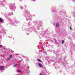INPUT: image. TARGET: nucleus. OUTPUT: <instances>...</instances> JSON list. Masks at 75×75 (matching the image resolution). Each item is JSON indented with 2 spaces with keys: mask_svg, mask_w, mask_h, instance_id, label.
I'll list each match as a JSON object with an SVG mask.
<instances>
[{
  "mask_svg": "<svg viewBox=\"0 0 75 75\" xmlns=\"http://www.w3.org/2000/svg\"><path fill=\"white\" fill-rule=\"evenodd\" d=\"M4 66H1L0 67V69L2 71V70H4Z\"/></svg>",
  "mask_w": 75,
  "mask_h": 75,
  "instance_id": "f257e3e1",
  "label": "nucleus"
},
{
  "mask_svg": "<svg viewBox=\"0 0 75 75\" xmlns=\"http://www.w3.org/2000/svg\"><path fill=\"white\" fill-rule=\"evenodd\" d=\"M59 23H57L56 25V27H57V28H58V27H59Z\"/></svg>",
  "mask_w": 75,
  "mask_h": 75,
  "instance_id": "f03ea898",
  "label": "nucleus"
},
{
  "mask_svg": "<svg viewBox=\"0 0 75 75\" xmlns=\"http://www.w3.org/2000/svg\"><path fill=\"white\" fill-rule=\"evenodd\" d=\"M3 20L2 19V18H0V22L2 23L3 22Z\"/></svg>",
  "mask_w": 75,
  "mask_h": 75,
  "instance_id": "7ed1b4c3",
  "label": "nucleus"
},
{
  "mask_svg": "<svg viewBox=\"0 0 75 75\" xmlns=\"http://www.w3.org/2000/svg\"><path fill=\"white\" fill-rule=\"evenodd\" d=\"M39 66L40 67H42V65L40 63L39 64Z\"/></svg>",
  "mask_w": 75,
  "mask_h": 75,
  "instance_id": "20e7f679",
  "label": "nucleus"
},
{
  "mask_svg": "<svg viewBox=\"0 0 75 75\" xmlns=\"http://www.w3.org/2000/svg\"><path fill=\"white\" fill-rule=\"evenodd\" d=\"M38 60V62H42V61H41V60H40V59H37Z\"/></svg>",
  "mask_w": 75,
  "mask_h": 75,
  "instance_id": "39448f33",
  "label": "nucleus"
},
{
  "mask_svg": "<svg viewBox=\"0 0 75 75\" xmlns=\"http://www.w3.org/2000/svg\"><path fill=\"white\" fill-rule=\"evenodd\" d=\"M12 58V55H10L9 56V58L11 59Z\"/></svg>",
  "mask_w": 75,
  "mask_h": 75,
  "instance_id": "423d86ee",
  "label": "nucleus"
},
{
  "mask_svg": "<svg viewBox=\"0 0 75 75\" xmlns=\"http://www.w3.org/2000/svg\"><path fill=\"white\" fill-rule=\"evenodd\" d=\"M62 44H64V40H62Z\"/></svg>",
  "mask_w": 75,
  "mask_h": 75,
  "instance_id": "0eeeda50",
  "label": "nucleus"
},
{
  "mask_svg": "<svg viewBox=\"0 0 75 75\" xmlns=\"http://www.w3.org/2000/svg\"><path fill=\"white\" fill-rule=\"evenodd\" d=\"M17 64H16L15 65H13L14 67H17Z\"/></svg>",
  "mask_w": 75,
  "mask_h": 75,
  "instance_id": "6e6552de",
  "label": "nucleus"
},
{
  "mask_svg": "<svg viewBox=\"0 0 75 75\" xmlns=\"http://www.w3.org/2000/svg\"><path fill=\"white\" fill-rule=\"evenodd\" d=\"M69 29L70 30H72V27H71V26H70Z\"/></svg>",
  "mask_w": 75,
  "mask_h": 75,
  "instance_id": "1a4fd4ad",
  "label": "nucleus"
},
{
  "mask_svg": "<svg viewBox=\"0 0 75 75\" xmlns=\"http://www.w3.org/2000/svg\"><path fill=\"white\" fill-rule=\"evenodd\" d=\"M18 72H21V71L20 70H17Z\"/></svg>",
  "mask_w": 75,
  "mask_h": 75,
  "instance_id": "9d476101",
  "label": "nucleus"
},
{
  "mask_svg": "<svg viewBox=\"0 0 75 75\" xmlns=\"http://www.w3.org/2000/svg\"><path fill=\"white\" fill-rule=\"evenodd\" d=\"M2 46H3V45H0V48H1V47H2Z\"/></svg>",
  "mask_w": 75,
  "mask_h": 75,
  "instance_id": "9b49d317",
  "label": "nucleus"
},
{
  "mask_svg": "<svg viewBox=\"0 0 75 75\" xmlns=\"http://www.w3.org/2000/svg\"><path fill=\"white\" fill-rule=\"evenodd\" d=\"M10 60V59L9 58H8V61H9Z\"/></svg>",
  "mask_w": 75,
  "mask_h": 75,
  "instance_id": "f8f14e48",
  "label": "nucleus"
},
{
  "mask_svg": "<svg viewBox=\"0 0 75 75\" xmlns=\"http://www.w3.org/2000/svg\"><path fill=\"white\" fill-rule=\"evenodd\" d=\"M39 75H44L43 74H39Z\"/></svg>",
  "mask_w": 75,
  "mask_h": 75,
  "instance_id": "ddd939ff",
  "label": "nucleus"
},
{
  "mask_svg": "<svg viewBox=\"0 0 75 75\" xmlns=\"http://www.w3.org/2000/svg\"><path fill=\"white\" fill-rule=\"evenodd\" d=\"M3 49H4V50H5V48L4 47Z\"/></svg>",
  "mask_w": 75,
  "mask_h": 75,
  "instance_id": "4468645a",
  "label": "nucleus"
},
{
  "mask_svg": "<svg viewBox=\"0 0 75 75\" xmlns=\"http://www.w3.org/2000/svg\"><path fill=\"white\" fill-rule=\"evenodd\" d=\"M33 0V1H34V0Z\"/></svg>",
  "mask_w": 75,
  "mask_h": 75,
  "instance_id": "2eb2a0df",
  "label": "nucleus"
}]
</instances>
